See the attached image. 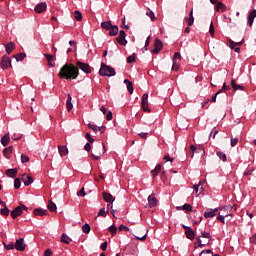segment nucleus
<instances>
[{
	"label": "nucleus",
	"mask_w": 256,
	"mask_h": 256,
	"mask_svg": "<svg viewBox=\"0 0 256 256\" xmlns=\"http://www.w3.org/2000/svg\"><path fill=\"white\" fill-rule=\"evenodd\" d=\"M60 79H77L79 77V68L73 64H65L58 73Z\"/></svg>",
	"instance_id": "nucleus-1"
},
{
	"label": "nucleus",
	"mask_w": 256,
	"mask_h": 256,
	"mask_svg": "<svg viewBox=\"0 0 256 256\" xmlns=\"http://www.w3.org/2000/svg\"><path fill=\"white\" fill-rule=\"evenodd\" d=\"M116 74L115 68L108 66L105 63L101 64L99 70V75H101V77H115Z\"/></svg>",
	"instance_id": "nucleus-2"
},
{
	"label": "nucleus",
	"mask_w": 256,
	"mask_h": 256,
	"mask_svg": "<svg viewBox=\"0 0 256 256\" xmlns=\"http://www.w3.org/2000/svg\"><path fill=\"white\" fill-rule=\"evenodd\" d=\"M201 238L209 239V241H211V239H213V237L211 236V233L201 230V235L197 237V241H198L200 247H205V245H207V244H203V241L201 240Z\"/></svg>",
	"instance_id": "nucleus-3"
},
{
	"label": "nucleus",
	"mask_w": 256,
	"mask_h": 256,
	"mask_svg": "<svg viewBox=\"0 0 256 256\" xmlns=\"http://www.w3.org/2000/svg\"><path fill=\"white\" fill-rule=\"evenodd\" d=\"M228 46L230 47V49L234 50L235 53H239L241 51V45H243V41L240 42H234L231 39H228Z\"/></svg>",
	"instance_id": "nucleus-4"
},
{
	"label": "nucleus",
	"mask_w": 256,
	"mask_h": 256,
	"mask_svg": "<svg viewBox=\"0 0 256 256\" xmlns=\"http://www.w3.org/2000/svg\"><path fill=\"white\" fill-rule=\"evenodd\" d=\"M141 107H142L143 111L151 113V110L149 109V94H147V93L143 94Z\"/></svg>",
	"instance_id": "nucleus-5"
},
{
	"label": "nucleus",
	"mask_w": 256,
	"mask_h": 256,
	"mask_svg": "<svg viewBox=\"0 0 256 256\" xmlns=\"http://www.w3.org/2000/svg\"><path fill=\"white\" fill-rule=\"evenodd\" d=\"M127 33H125V30H121L119 32L118 37L116 38L117 43H119V45H122L123 47H125V45H127Z\"/></svg>",
	"instance_id": "nucleus-6"
},
{
	"label": "nucleus",
	"mask_w": 256,
	"mask_h": 256,
	"mask_svg": "<svg viewBox=\"0 0 256 256\" xmlns=\"http://www.w3.org/2000/svg\"><path fill=\"white\" fill-rule=\"evenodd\" d=\"M1 69H9L11 67V58L8 56H3L0 62Z\"/></svg>",
	"instance_id": "nucleus-7"
},
{
	"label": "nucleus",
	"mask_w": 256,
	"mask_h": 256,
	"mask_svg": "<svg viewBox=\"0 0 256 256\" xmlns=\"http://www.w3.org/2000/svg\"><path fill=\"white\" fill-rule=\"evenodd\" d=\"M159 201L155 197V194H151L148 196V207L149 209H153V207H157Z\"/></svg>",
	"instance_id": "nucleus-8"
},
{
	"label": "nucleus",
	"mask_w": 256,
	"mask_h": 256,
	"mask_svg": "<svg viewBox=\"0 0 256 256\" xmlns=\"http://www.w3.org/2000/svg\"><path fill=\"white\" fill-rule=\"evenodd\" d=\"M76 65L79 67V69L81 71H83V73H91V66H89V64L87 63H83V62H77Z\"/></svg>",
	"instance_id": "nucleus-9"
},
{
	"label": "nucleus",
	"mask_w": 256,
	"mask_h": 256,
	"mask_svg": "<svg viewBox=\"0 0 256 256\" xmlns=\"http://www.w3.org/2000/svg\"><path fill=\"white\" fill-rule=\"evenodd\" d=\"M163 49V42H161L159 39H156L154 42V49L152 50V53L154 55H157L159 51Z\"/></svg>",
	"instance_id": "nucleus-10"
},
{
	"label": "nucleus",
	"mask_w": 256,
	"mask_h": 256,
	"mask_svg": "<svg viewBox=\"0 0 256 256\" xmlns=\"http://www.w3.org/2000/svg\"><path fill=\"white\" fill-rule=\"evenodd\" d=\"M12 219H17V217H20V215H23V207L18 206L10 213Z\"/></svg>",
	"instance_id": "nucleus-11"
},
{
	"label": "nucleus",
	"mask_w": 256,
	"mask_h": 256,
	"mask_svg": "<svg viewBox=\"0 0 256 256\" xmlns=\"http://www.w3.org/2000/svg\"><path fill=\"white\" fill-rule=\"evenodd\" d=\"M14 246L16 251H23L25 249V240L23 238L16 240Z\"/></svg>",
	"instance_id": "nucleus-12"
},
{
	"label": "nucleus",
	"mask_w": 256,
	"mask_h": 256,
	"mask_svg": "<svg viewBox=\"0 0 256 256\" xmlns=\"http://www.w3.org/2000/svg\"><path fill=\"white\" fill-rule=\"evenodd\" d=\"M47 10V3L42 2L35 6L34 11L35 13H43V11Z\"/></svg>",
	"instance_id": "nucleus-13"
},
{
	"label": "nucleus",
	"mask_w": 256,
	"mask_h": 256,
	"mask_svg": "<svg viewBox=\"0 0 256 256\" xmlns=\"http://www.w3.org/2000/svg\"><path fill=\"white\" fill-rule=\"evenodd\" d=\"M217 211H219V208L209 209L208 211L204 212L205 219H211L212 217H215V215H217Z\"/></svg>",
	"instance_id": "nucleus-14"
},
{
	"label": "nucleus",
	"mask_w": 256,
	"mask_h": 256,
	"mask_svg": "<svg viewBox=\"0 0 256 256\" xmlns=\"http://www.w3.org/2000/svg\"><path fill=\"white\" fill-rule=\"evenodd\" d=\"M102 197L106 203H113L115 201V198H113V195L107 192H103Z\"/></svg>",
	"instance_id": "nucleus-15"
},
{
	"label": "nucleus",
	"mask_w": 256,
	"mask_h": 256,
	"mask_svg": "<svg viewBox=\"0 0 256 256\" xmlns=\"http://www.w3.org/2000/svg\"><path fill=\"white\" fill-rule=\"evenodd\" d=\"M255 17H256V10H253L248 15V25H249V27H253Z\"/></svg>",
	"instance_id": "nucleus-16"
},
{
	"label": "nucleus",
	"mask_w": 256,
	"mask_h": 256,
	"mask_svg": "<svg viewBox=\"0 0 256 256\" xmlns=\"http://www.w3.org/2000/svg\"><path fill=\"white\" fill-rule=\"evenodd\" d=\"M22 181H23L25 187H29V185H31V183H33V177L26 176L25 174H23Z\"/></svg>",
	"instance_id": "nucleus-17"
},
{
	"label": "nucleus",
	"mask_w": 256,
	"mask_h": 256,
	"mask_svg": "<svg viewBox=\"0 0 256 256\" xmlns=\"http://www.w3.org/2000/svg\"><path fill=\"white\" fill-rule=\"evenodd\" d=\"M13 154V146H9L3 150V155L6 159H11V155Z\"/></svg>",
	"instance_id": "nucleus-18"
},
{
	"label": "nucleus",
	"mask_w": 256,
	"mask_h": 256,
	"mask_svg": "<svg viewBox=\"0 0 256 256\" xmlns=\"http://www.w3.org/2000/svg\"><path fill=\"white\" fill-rule=\"evenodd\" d=\"M89 129H92V131H94V133H97L98 131H101V133H103V131H105V126H97L94 124H88Z\"/></svg>",
	"instance_id": "nucleus-19"
},
{
	"label": "nucleus",
	"mask_w": 256,
	"mask_h": 256,
	"mask_svg": "<svg viewBox=\"0 0 256 256\" xmlns=\"http://www.w3.org/2000/svg\"><path fill=\"white\" fill-rule=\"evenodd\" d=\"M34 215L40 216V217H45V215H48V212L45 209L36 208V209H34Z\"/></svg>",
	"instance_id": "nucleus-20"
},
{
	"label": "nucleus",
	"mask_w": 256,
	"mask_h": 256,
	"mask_svg": "<svg viewBox=\"0 0 256 256\" xmlns=\"http://www.w3.org/2000/svg\"><path fill=\"white\" fill-rule=\"evenodd\" d=\"M58 151L60 157H65L69 153V149H67V146H58Z\"/></svg>",
	"instance_id": "nucleus-21"
},
{
	"label": "nucleus",
	"mask_w": 256,
	"mask_h": 256,
	"mask_svg": "<svg viewBox=\"0 0 256 256\" xmlns=\"http://www.w3.org/2000/svg\"><path fill=\"white\" fill-rule=\"evenodd\" d=\"M4 47L6 49L7 55H11V53H13V49H15V43L10 42L8 44H5Z\"/></svg>",
	"instance_id": "nucleus-22"
},
{
	"label": "nucleus",
	"mask_w": 256,
	"mask_h": 256,
	"mask_svg": "<svg viewBox=\"0 0 256 256\" xmlns=\"http://www.w3.org/2000/svg\"><path fill=\"white\" fill-rule=\"evenodd\" d=\"M187 239H190V241H193L195 239V232L193 231V228H188V230L185 231Z\"/></svg>",
	"instance_id": "nucleus-23"
},
{
	"label": "nucleus",
	"mask_w": 256,
	"mask_h": 256,
	"mask_svg": "<svg viewBox=\"0 0 256 256\" xmlns=\"http://www.w3.org/2000/svg\"><path fill=\"white\" fill-rule=\"evenodd\" d=\"M186 23H188L189 27H192L193 23H195V18L193 17V10L190 11L189 17L185 18Z\"/></svg>",
	"instance_id": "nucleus-24"
},
{
	"label": "nucleus",
	"mask_w": 256,
	"mask_h": 256,
	"mask_svg": "<svg viewBox=\"0 0 256 256\" xmlns=\"http://www.w3.org/2000/svg\"><path fill=\"white\" fill-rule=\"evenodd\" d=\"M231 87L232 89H234V91H244V88L242 85L235 83V79L231 80Z\"/></svg>",
	"instance_id": "nucleus-25"
},
{
	"label": "nucleus",
	"mask_w": 256,
	"mask_h": 256,
	"mask_svg": "<svg viewBox=\"0 0 256 256\" xmlns=\"http://www.w3.org/2000/svg\"><path fill=\"white\" fill-rule=\"evenodd\" d=\"M46 60L48 61L49 67H55V60L53 59V55L51 54H44Z\"/></svg>",
	"instance_id": "nucleus-26"
},
{
	"label": "nucleus",
	"mask_w": 256,
	"mask_h": 256,
	"mask_svg": "<svg viewBox=\"0 0 256 256\" xmlns=\"http://www.w3.org/2000/svg\"><path fill=\"white\" fill-rule=\"evenodd\" d=\"M119 33V27L117 25H112L110 30H109V35L110 37H115Z\"/></svg>",
	"instance_id": "nucleus-27"
},
{
	"label": "nucleus",
	"mask_w": 256,
	"mask_h": 256,
	"mask_svg": "<svg viewBox=\"0 0 256 256\" xmlns=\"http://www.w3.org/2000/svg\"><path fill=\"white\" fill-rule=\"evenodd\" d=\"M124 83L127 87V91L130 93V95H133V91H134L133 83L131 81L127 80V79L124 80Z\"/></svg>",
	"instance_id": "nucleus-28"
},
{
	"label": "nucleus",
	"mask_w": 256,
	"mask_h": 256,
	"mask_svg": "<svg viewBox=\"0 0 256 256\" xmlns=\"http://www.w3.org/2000/svg\"><path fill=\"white\" fill-rule=\"evenodd\" d=\"M5 175H7V177H11L13 179V178H15V175H17V169L16 168L8 169V170H6Z\"/></svg>",
	"instance_id": "nucleus-29"
},
{
	"label": "nucleus",
	"mask_w": 256,
	"mask_h": 256,
	"mask_svg": "<svg viewBox=\"0 0 256 256\" xmlns=\"http://www.w3.org/2000/svg\"><path fill=\"white\" fill-rule=\"evenodd\" d=\"M71 101H72L71 94H68L67 100H66V107L68 111H71V109H73V102Z\"/></svg>",
	"instance_id": "nucleus-30"
},
{
	"label": "nucleus",
	"mask_w": 256,
	"mask_h": 256,
	"mask_svg": "<svg viewBox=\"0 0 256 256\" xmlns=\"http://www.w3.org/2000/svg\"><path fill=\"white\" fill-rule=\"evenodd\" d=\"M9 141H11L9 134H6L1 138V143H2L3 147H7V145H9Z\"/></svg>",
	"instance_id": "nucleus-31"
},
{
	"label": "nucleus",
	"mask_w": 256,
	"mask_h": 256,
	"mask_svg": "<svg viewBox=\"0 0 256 256\" xmlns=\"http://www.w3.org/2000/svg\"><path fill=\"white\" fill-rule=\"evenodd\" d=\"M159 171H161V164L156 165L155 169L151 170L152 177H157V175H159Z\"/></svg>",
	"instance_id": "nucleus-32"
},
{
	"label": "nucleus",
	"mask_w": 256,
	"mask_h": 256,
	"mask_svg": "<svg viewBox=\"0 0 256 256\" xmlns=\"http://www.w3.org/2000/svg\"><path fill=\"white\" fill-rule=\"evenodd\" d=\"M216 11H221L222 13L227 11V6L223 4L222 2H218L216 5Z\"/></svg>",
	"instance_id": "nucleus-33"
},
{
	"label": "nucleus",
	"mask_w": 256,
	"mask_h": 256,
	"mask_svg": "<svg viewBox=\"0 0 256 256\" xmlns=\"http://www.w3.org/2000/svg\"><path fill=\"white\" fill-rule=\"evenodd\" d=\"M112 26H113V24H111V22H109V21L101 23L102 29H105L106 31H109Z\"/></svg>",
	"instance_id": "nucleus-34"
},
{
	"label": "nucleus",
	"mask_w": 256,
	"mask_h": 256,
	"mask_svg": "<svg viewBox=\"0 0 256 256\" xmlns=\"http://www.w3.org/2000/svg\"><path fill=\"white\" fill-rule=\"evenodd\" d=\"M61 242L69 245V243H71V239L69 238V236H67V234L63 233L61 236Z\"/></svg>",
	"instance_id": "nucleus-35"
},
{
	"label": "nucleus",
	"mask_w": 256,
	"mask_h": 256,
	"mask_svg": "<svg viewBox=\"0 0 256 256\" xmlns=\"http://www.w3.org/2000/svg\"><path fill=\"white\" fill-rule=\"evenodd\" d=\"M82 231L86 235H88V233H91V226L89 225V223H86L82 226Z\"/></svg>",
	"instance_id": "nucleus-36"
},
{
	"label": "nucleus",
	"mask_w": 256,
	"mask_h": 256,
	"mask_svg": "<svg viewBox=\"0 0 256 256\" xmlns=\"http://www.w3.org/2000/svg\"><path fill=\"white\" fill-rule=\"evenodd\" d=\"M217 157H219L220 161H227V154H224L221 151L216 152Z\"/></svg>",
	"instance_id": "nucleus-37"
},
{
	"label": "nucleus",
	"mask_w": 256,
	"mask_h": 256,
	"mask_svg": "<svg viewBox=\"0 0 256 256\" xmlns=\"http://www.w3.org/2000/svg\"><path fill=\"white\" fill-rule=\"evenodd\" d=\"M3 245L6 251H13V249H15V243L13 242H10L9 244L3 243Z\"/></svg>",
	"instance_id": "nucleus-38"
},
{
	"label": "nucleus",
	"mask_w": 256,
	"mask_h": 256,
	"mask_svg": "<svg viewBox=\"0 0 256 256\" xmlns=\"http://www.w3.org/2000/svg\"><path fill=\"white\" fill-rule=\"evenodd\" d=\"M108 231L111 233L112 237L117 235V226L116 225H111L109 228H108Z\"/></svg>",
	"instance_id": "nucleus-39"
},
{
	"label": "nucleus",
	"mask_w": 256,
	"mask_h": 256,
	"mask_svg": "<svg viewBox=\"0 0 256 256\" xmlns=\"http://www.w3.org/2000/svg\"><path fill=\"white\" fill-rule=\"evenodd\" d=\"M48 209H49V211L55 212V211H57V205L55 203H53V201H49Z\"/></svg>",
	"instance_id": "nucleus-40"
},
{
	"label": "nucleus",
	"mask_w": 256,
	"mask_h": 256,
	"mask_svg": "<svg viewBox=\"0 0 256 256\" xmlns=\"http://www.w3.org/2000/svg\"><path fill=\"white\" fill-rule=\"evenodd\" d=\"M74 18L76 19V21H83V15L81 14V12H79V10H76L74 12Z\"/></svg>",
	"instance_id": "nucleus-41"
},
{
	"label": "nucleus",
	"mask_w": 256,
	"mask_h": 256,
	"mask_svg": "<svg viewBox=\"0 0 256 256\" xmlns=\"http://www.w3.org/2000/svg\"><path fill=\"white\" fill-rule=\"evenodd\" d=\"M0 214L4 215V217H8L9 216V208L7 206H5L4 208H1Z\"/></svg>",
	"instance_id": "nucleus-42"
},
{
	"label": "nucleus",
	"mask_w": 256,
	"mask_h": 256,
	"mask_svg": "<svg viewBox=\"0 0 256 256\" xmlns=\"http://www.w3.org/2000/svg\"><path fill=\"white\" fill-rule=\"evenodd\" d=\"M173 61V65H172V70L173 71H178L181 61H177V60H172Z\"/></svg>",
	"instance_id": "nucleus-43"
},
{
	"label": "nucleus",
	"mask_w": 256,
	"mask_h": 256,
	"mask_svg": "<svg viewBox=\"0 0 256 256\" xmlns=\"http://www.w3.org/2000/svg\"><path fill=\"white\" fill-rule=\"evenodd\" d=\"M213 255V250L207 249V250H203L199 256H211Z\"/></svg>",
	"instance_id": "nucleus-44"
},
{
	"label": "nucleus",
	"mask_w": 256,
	"mask_h": 256,
	"mask_svg": "<svg viewBox=\"0 0 256 256\" xmlns=\"http://www.w3.org/2000/svg\"><path fill=\"white\" fill-rule=\"evenodd\" d=\"M135 59H137V55L133 53L132 55L127 57V63H135Z\"/></svg>",
	"instance_id": "nucleus-45"
},
{
	"label": "nucleus",
	"mask_w": 256,
	"mask_h": 256,
	"mask_svg": "<svg viewBox=\"0 0 256 256\" xmlns=\"http://www.w3.org/2000/svg\"><path fill=\"white\" fill-rule=\"evenodd\" d=\"M178 209H183L184 211H193L191 204H184L182 207H178Z\"/></svg>",
	"instance_id": "nucleus-46"
},
{
	"label": "nucleus",
	"mask_w": 256,
	"mask_h": 256,
	"mask_svg": "<svg viewBox=\"0 0 256 256\" xmlns=\"http://www.w3.org/2000/svg\"><path fill=\"white\" fill-rule=\"evenodd\" d=\"M147 17H150L151 21H155V13L151 11V9H148L146 12Z\"/></svg>",
	"instance_id": "nucleus-47"
},
{
	"label": "nucleus",
	"mask_w": 256,
	"mask_h": 256,
	"mask_svg": "<svg viewBox=\"0 0 256 256\" xmlns=\"http://www.w3.org/2000/svg\"><path fill=\"white\" fill-rule=\"evenodd\" d=\"M91 155L95 161H99V159H101V151L95 154V150H94V152H92Z\"/></svg>",
	"instance_id": "nucleus-48"
},
{
	"label": "nucleus",
	"mask_w": 256,
	"mask_h": 256,
	"mask_svg": "<svg viewBox=\"0 0 256 256\" xmlns=\"http://www.w3.org/2000/svg\"><path fill=\"white\" fill-rule=\"evenodd\" d=\"M14 57H15L16 61H23V59H25L26 55H25V53H20Z\"/></svg>",
	"instance_id": "nucleus-49"
},
{
	"label": "nucleus",
	"mask_w": 256,
	"mask_h": 256,
	"mask_svg": "<svg viewBox=\"0 0 256 256\" xmlns=\"http://www.w3.org/2000/svg\"><path fill=\"white\" fill-rule=\"evenodd\" d=\"M107 213L108 212L105 211V208H102L98 212V217H107Z\"/></svg>",
	"instance_id": "nucleus-50"
},
{
	"label": "nucleus",
	"mask_w": 256,
	"mask_h": 256,
	"mask_svg": "<svg viewBox=\"0 0 256 256\" xmlns=\"http://www.w3.org/2000/svg\"><path fill=\"white\" fill-rule=\"evenodd\" d=\"M172 61H181V53L179 52L174 53Z\"/></svg>",
	"instance_id": "nucleus-51"
},
{
	"label": "nucleus",
	"mask_w": 256,
	"mask_h": 256,
	"mask_svg": "<svg viewBox=\"0 0 256 256\" xmlns=\"http://www.w3.org/2000/svg\"><path fill=\"white\" fill-rule=\"evenodd\" d=\"M21 163H29V156L21 154Z\"/></svg>",
	"instance_id": "nucleus-52"
},
{
	"label": "nucleus",
	"mask_w": 256,
	"mask_h": 256,
	"mask_svg": "<svg viewBox=\"0 0 256 256\" xmlns=\"http://www.w3.org/2000/svg\"><path fill=\"white\" fill-rule=\"evenodd\" d=\"M14 187H15L16 189H19V188L21 187V179L16 178V179L14 180Z\"/></svg>",
	"instance_id": "nucleus-53"
},
{
	"label": "nucleus",
	"mask_w": 256,
	"mask_h": 256,
	"mask_svg": "<svg viewBox=\"0 0 256 256\" xmlns=\"http://www.w3.org/2000/svg\"><path fill=\"white\" fill-rule=\"evenodd\" d=\"M218 133L219 131L217 130V128L214 127L210 133V137H212V139H215Z\"/></svg>",
	"instance_id": "nucleus-54"
},
{
	"label": "nucleus",
	"mask_w": 256,
	"mask_h": 256,
	"mask_svg": "<svg viewBox=\"0 0 256 256\" xmlns=\"http://www.w3.org/2000/svg\"><path fill=\"white\" fill-rule=\"evenodd\" d=\"M209 33L211 37L215 35V26H213V22L210 23Z\"/></svg>",
	"instance_id": "nucleus-55"
},
{
	"label": "nucleus",
	"mask_w": 256,
	"mask_h": 256,
	"mask_svg": "<svg viewBox=\"0 0 256 256\" xmlns=\"http://www.w3.org/2000/svg\"><path fill=\"white\" fill-rule=\"evenodd\" d=\"M21 137H23V135L19 134V133H14L12 135V139L13 141H19V139H21Z\"/></svg>",
	"instance_id": "nucleus-56"
},
{
	"label": "nucleus",
	"mask_w": 256,
	"mask_h": 256,
	"mask_svg": "<svg viewBox=\"0 0 256 256\" xmlns=\"http://www.w3.org/2000/svg\"><path fill=\"white\" fill-rule=\"evenodd\" d=\"M237 143H239V138H231V140H230L231 147H235V145H237Z\"/></svg>",
	"instance_id": "nucleus-57"
},
{
	"label": "nucleus",
	"mask_w": 256,
	"mask_h": 256,
	"mask_svg": "<svg viewBox=\"0 0 256 256\" xmlns=\"http://www.w3.org/2000/svg\"><path fill=\"white\" fill-rule=\"evenodd\" d=\"M190 151H191V158L195 156V151H197V147L195 145H190Z\"/></svg>",
	"instance_id": "nucleus-58"
},
{
	"label": "nucleus",
	"mask_w": 256,
	"mask_h": 256,
	"mask_svg": "<svg viewBox=\"0 0 256 256\" xmlns=\"http://www.w3.org/2000/svg\"><path fill=\"white\" fill-rule=\"evenodd\" d=\"M203 186V182H199V184H196L193 186V189L196 193H199V188Z\"/></svg>",
	"instance_id": "nucleus-59"
},
{
	"label": "nucleus",
	"mask_w": 256,
	"mask_h": 256,
	"mask_svg": "<svg viewBox=\"0 0 256 256\" xmlns=\"http://www.w3.org/2000/svg\"><path fill=\"white\" fill-rule=\"evenodd\" d=\"M85 139L88 140V143H94V142H95V139H93V138L91 137V134H89V133H86Z\"/></svg>",
	"instance_id": "nucleus-60"
},
{
	"label": "nucleus",
	"mask_w": 256,
	"mask_h": 256,
	"mask_svg": "<svg viewBox=\"0 0 256 256\" xmlns=\"http://www.w3.org/2000/svg\"><path fill=\"white\" fill-rule=\"evenodd\" d=\"M78 197H85L87 193H85V188H81L80 191L77 192Z\"/></svg>",
	"instance_id": "nucleus-61"
},
{
	"label": "nucleus",
	"mask_w": 256,
	"mask_h": 256,
	"mask_svg": "<svg viewBox=\"0 0 256 256\" xmlns=\"http://www.w3.org/2000/svg\"><path fill=\"white\" fill-rule=\"evenodd\" d=\"M113 119V112L108 111L106 114V120L111 121Z\"/></svg>",
	"instance_id": "nucleus-62"
},
{
	"label": "nucleus",
	"mask_w": 256,
	"mask_h": 256,
	"mask_svg": "<svg viewBox=\"0 0 256 256\" xmlns=\"http://www.w3.org/2000/svg\"><path fill=\"white\" fill-rule=\"evenodd\" d=\"M217 220L221 221V223H223V225H225V216L219 214L218 217H217Z\"/></svg>",
	"instance_id": "nucleus-63"
},
{
	"label": "nucleus",
	"mask_w": 256,
	"mask_h": 256,
	"mask_svg": "<svg viewBox=\"0 0 256 256\" xmlns=\"http://www.w3.org/2000/svg\"><path fill=\"white\" fill-rule=\"evenodd\" d=\"M119 231H129V227H127V226L121 224V225L119 226Z\"/></svg>",
	"instance_id": "nucleus-64"
}]
</instances>
